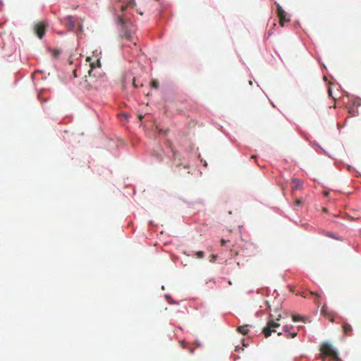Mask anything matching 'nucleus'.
<instances>
[{
    "instance_id": "nucleus-6",
    "label": "nucleus",
    "mask_w": 361,
    "mask_h": 361,
    "mask_svg": "<svg viewBox=\"0 0 361 361\" xmlns=\"http://www.w3.org/2000/svg\"><path fill=\"white\" fill-rule=\"evenodd\" d=\"M46 25L44 23L39 22L35 25L34 31L39 38H42L45 34Z\"/></svg>"
},
{
    "instance_id": "nucleus-32",
    "label": "nucleus",
    "mask_w": 361,
    "mask_h": 361,
    "mask_svg": "<svg viewBox=\"0 0 361 361\" xmlns=\"http://www.w3.org/2000/svg\"><path fill=\"white\" fill-rule=\"evenodd\" d=\"M90 57H87V61H90Z\"/></svg>"
},
{
    "instance_id": "nucleus-15",
    "label": "nucleus",
    "mask_w": 361,
    "mask_h": 361,
    "mask_svg": "<svg viewBox=\"0 0 361 361\" xmlns=\"http://www.w3.org/2000/svg\"><path fill=\"white\" fill-rule=\"evenodd\" d=\"M292 319H293V322H299V321H302V322H305V319L299 316V315H293L292 317Z\"/></svg>"
},
{
    "instance_id": "nucleus-4",
    "label": "nucleus",
    "mask_w": 361,
    "mask_h": 361,
    "mask_svg": "<svg viewBox=\"0 0 361 361\" xmlns=\"http://www.w3.org/2000/svg\"><path fill=\"white\" fill-rule=\"evenodd\" d=\"M276 4L277 6L276 13L279 18V24L283 27L284 26L285 22L290 21V18H287L286 12L282 8V7L279 4L276 3Z\"/></svg>"
},
{
    "instance_id": "nucleus-3",
    "label": "nucleus",
    "mask_w": 361,
    "mask_h": 361,
    "mask_svg": "<svg viewBox=\"0 0 361 361\" xmlns=\"http://www.w3.org/2000/svg\"><path fill=\"white\" fill-rule=\"evenodd\" d=\"M321 351V358L324 361L326 357H330L334 360H338L339 357L336 352V350L333 348L332 345L325 342L320 347Z\"/></svg>"
},
{
    "instance_id": "nucleus-22",
    "label": "nucleus",
    "mask_w": 361,
    "mask_h": 361,
    "mask_svg": "<svg viewBox=\"0 0 361 361\" xmlns=\"http://www.w3.org/2000/svg\"><path fill=\"white\" fill-rule=\"evenodd\" d=\"M226 240L225 239H221V245L222 246H224L226 245Z\"/></svg>"
},
{
    "instance_id": "nucleus-18",
    "label": "nucleus",
    "mask_w": 361,
    "mask_h": 361,
    "mask_svg": "<svg viewBox=\"0 0 361 361\" xmlns=\"http://www.w3.org/2000/svg\"><path fill=\"white\" fill-rule=\"evenodd\" d=\"M292 329H293L292 326L286 325V326H283V330L286 332H289Z\"/></svg>"
},
{
    "instance_id": "nucleus-13",
    "label": "nucleus",
    "mask_w": 361,
    "mask_h": 361,
    "mask_svg": "<svg viewBox=\"0 0 361 361\" xmlns=\"http://www.w3.org/2000/svg\"><path fill=\"white\" fill-rule=\"evenodd\" d=\"M135 4L134 2V0H129L128 3L126 6L122 5L121 6V11L122 12H123L126 9L127 7H128V6H133Z\"/></svg>"
},
{
    "instance_id": "nucleus-26",
    "label": "nucleus",
    "mask_w": 361,
    "mask_h": 361,
    "mask_svg": "<svg viewBox=\"0 0 361 361\" xmlns=\"http://www.w3.org/2000/svg\"><path fill=\"white\" fill-rule=\"evenodd\" d=\"M322 312L324 314H326L325 310H324V308H322Z\"/></svg>"
},
{
    "instance_id": "nucleus-25",
    "label": "nucleus",
    "mask_w": 361,
    "mask_h": 361,
    "mask_svg": "<svg viewBox=\"0 0 361 361\" xmlns=\"http://www.w3.org/2000/svg\"><path fill=\"white\" fill-rule=\"evenodd\" d=\"M300 295L303 298H307V296L305 294V293H301Z\"/></svg>"
},
{
    "instance_id": "nucleus-16",
    "label": "nucleus",
    "mask_w": 361,
    "mask_h": 361,
    "mask_svg": "<svg viewBox=\"0 0 361 361\" xmlns=\"http://www.w3.org/2000/svg\"><path fill=\"white\" fill-rule=\"evenodd\" d=\"M302 204H303V201H302V199H297L294 202V205L295 206H302Z\"/></svg>"
},
{
    "instance_id": "nucleus-9",
    "label": "nucleus",
    "mask_w": 361,
    "mask_h": 361,
    "mask_svg": "<svg viewBox=\"0 0 361 361\" xmlns=\"http://www.w3.org/2000/svg\"><path fill=\"white\" fill-rule=\"evenodd\" d=\"M302 186V183L298 178H293L291 182V188L293 190H300Z\"/></svg>"
},
{
    "instance_id": "nucleus-31",
    "label": "nucleus",
    "mask_w": 361,
    "mask_h": 361,
    "mask_svg": "<svg viewBox=\"0 0 361 361\" xmlns=\"http://www.w3.org/2000/svg\"><path fill=\"white\" fill-rule=\"evenodd\" d=\"M330 320H331V322H334V318H333V317H331V318L330 319Z\"/></svg>"
},
{
    "instance_id": "nucleus-21",
    "label": "nucleus",
    "mask_w": 361,
    "mask_h": 361,
    "mask_svg": "<svg viewBox=\"0 0 361 361\" xmlns=\"http://www.w3.org/2000/svg\"><path fill=\"white\" fill-rule=\"evenodd\" d=\"M216 255H211L210 262H214V261H215V259H216Z\"/></svg>"
},
{
    "instance_id": "nucleus-11",
    "label": "nucleus",
    "mask_w": 361,
    "mask_h": 361,
    "mask_svg": "<svg viewBox=\"0 0 361 361\" xmlns=\"http://www.w3.org/2000/svg\"><path fill=\"white\" fill-rule=\"evenodd\" d=\"M310 294L311 295H314V296H315V298H314V302H315L318 306H319V305H321V303H322V302H321V300H322V297H321V295H319V294H317V293L313 292V291H311V292L310 293Z\"/></svg>"
},
{
    "instance_id": "nucleus-19",
    "label": "nucleus",
    "mask_w": 361,
    "mask_h": 361,
    "mask_svg": "<svg viewBox=\"0 0 361 361\" xmlns=\"http://www.w3.org/2000/svg\"><path fill=\"white\" fill-rule=\"evenodd\" d=\"M326 236H328V237H330V238H334V239H336V240H338V238L337 237H336V236L334 235V233H326Z\"/></svg>"
},
{
    "instance_id": "nucleus-30",
    "label": "nucleus",
    "mask_w": 361,
    "mask_h": 361,
    "mask_svg": "<svg viewBox=\"0 0 361 361\" xmlns=\"http://www.w3.org/2000/svg\"><path fill=\"white\" fill-rule=\"evenodd\" d=\"M329 94L331 95V90L330 89H329Z\"/></svg>"
},
{
    "instance_id": "nucleus-28",
    "label": "nucleus",
    "mask_w": 361,
    "mask_h": 361,
    "mask_svg": "<svg viewBox=\"0 0 361 361\" xmlns=\"http://www.w3.org/2000/svg\"><path fill=\"white\" fill-rule=\"evenodd\" d=\"M143 116L142 115L139 116V119L141 121L142 119Z\"/></svg>"
},
{
    "instance_id": "nucleus-7",
    "label": "nucleus",
    "mask_w": 361,
    "mask_h": 361,
    "mask_svg": "<svg viewBox=\"0 0 361 361\" xmlns=\"http://www.w3.org/2000/svg\"><path fill=\"white\" fill-rule=\"evenodd\" d=\"M342 327H343V331L345 336H352L353 327L350 324H348L347 322H343Z\"/></svg>"
},
{
    "instance_id": "nucleus-14",
    "label": "nucleus",
    "mask_w": 361,
    "mask_h": 361,
    "mask_svg": "<svg viewBox=\"0 0 361 361\" xmlns=\"http://www.w3.org/2000/svg\"><path fill=\"white\" fill-rule=\"evenodd\" d=\"M150 85L153 88H155V89H157L159 86V81L156 79H154L151 81L150 82Z\"/></svg>"
},
{
    "instance_id": "nucleus-29",
    "label": "nucleus",
    "mask_w": 361,
    "mask_h": 361,
    "mask_svg": "<svg viewBox=\"0 0 361 361\" xmlns=\"http://www.w3.org/2000/svg\"><path fill=\"white\" fill-rule=\"evenodd\" d=\"M251 158H252V159H256V158H257V157H256V155H252V156L251 157Z\"/></svg>"
},
{
    "instance_id": "nucleus-12",
    "label": "nucleus",
    "mask_w": 361,
    "mask_h": 361,
    "mask_svg": "<svg viewBox=\"0 0 361 361\" xmlns=\"http://www.w3.org/2000/svg\"><path fill=\"white\" fill-rule=\"evenodd\" d=\"M238 331L243 335H246L249 331L247 326H240L238 328Z\"/></svg>"
},
{
    "instance_id": "nucleus-24",
    "label": "nucleus",
    "mask_w": 361,
    "mask_h": 361,
    "mask_svg": "<svg viewBox=\"0 0 361 361\" xmlns=\"http://www.w3.org/2000/svg\"><path fill=\"white\" fill-rule=\"evenodd\" d=\"M133 86H134L135 87H138V85H137V83H136V81H135V79L133 80Z\"/></svg>"
},
{
    "instance_id": "nucleus-23",
    "label": "nucleus",
    "mask_w": 361,
    "mask_h": 361,
    "mask_svg": "<svg viewBox=\"0 0 361 361\" xmlns=\"http://www.w3.org/2000/svg\"><path fill=\"white\" fill-rule=\"evenodd\" d=\"M59 54V51H54V56L55 58H56V57H57V56H58Z\"/></svg>"
},
{
    "instance_id": "nucleus-17",
    "label": "nucleus",
    "mask_w": 361,
    "mask_h": 361,
    "mask_svg": "<svg viewBox=\"0 0 361 361\" xmlns=\"http://www.w3.org/2000/svg\"><path fill=\"white\" fill-rule=\"evenodd\" d=\"M195 255L197 256V258L202 259L204 257V253L203 251H198L195 253Z\"/></svg>"
},
{
    "instance_id": "nucleus-10",
    "label": "nucleus",
    "mask_w": 361,
    "mask_h": 361,
    "mask_svg": "<svg viewBox=\"0 0 361 361\" xmlns=\"http://www.w3.org/2000/svg\"><path fill=\"white\" fill-rule=\"evenodd\" d=\"M243 249L247 251L254 250H256L257 252H258L257 246L252 242H247V241L245 242V243L243 245Z\"/></svg>"
},
{
    "instance_id": "nucleus-1",
    "label": "nucleus",
    "mask_w": 361,
    "mask_h": 361,
    "mask_svg": "<svg viewBox=\"0 0 361 361\" xmlns=\"http://www.w3.org/2000/svg\"><path fill=\"white\" fill-rule=\"evenodd\" d=\"M118 23L121 26L123 34V37L130 41L132 33L134 32L133 25L126 15L122 14L118 18Z\"/></svg>"
},
{
    "instance_id": "nucleus-8",
    "label": "nucleus",
    "mask_w": 361,
    "mask_h": 361,
    "mask_svg": "<svg viewBox=\"0 0 361 361\" xmlns=\"http://www.w3.org/2000/svg\"><path fill=\"white\" fill-rule=\"evenodd\" d=\"M66 25L70 30H73L75 26V22L73 17L68 16L66 18Z\"/></svg>"
},
{
    "instance_id": "nucleus-5",
    "label": "nucleus",
    "mask_w": 361,
    "mask_h": 361,
    "mask_svg": "<svg viewBox=\"0 0 361 361\" xmlns=\"http://www.w3.org/2000/svg\"><path fill=\"white\" fill-rule=\"evenodd\" d=\"M97 66L100 67V61H99V59L97 60L96 63H90L91 70L89 71V80H87V79L85 80V81L87 82H88V84L92 87H95V88L97 87V85L95 83L96 82H97V80H92L91 76H92V71H93V68H94Z\"/></svg>"
},
{
    "instance_id": "nucleus-27",
    "label": "nucleus",
    "mask_w": 361,
    "mask_h": 361,
    "mask_svg": "<svg viewBox=\"0 0 361 361\" xmlns=\"http://www.w3.org/2000/svg\"><path fill=\"white\" fill-rule=\"evenodd\" d=\"M78 29H79V31L80 32V31H81V30H82V26H81L80 25H79Z\"/></svg>"
},
{
    "instance_id": "nucleus-2",
    "label": "nucleus",
    "mask_w": 361,
    "mask_h": 361,
    "mask_svg": "<svg viewBox=\"0 0 361 361\" xmlns=\"http://www.w3.org/2000/svg\"><path fill=\"white\" fill-rule=\"evenodd\" d=\"M281 315L279 314L276 318V320L273 319V314H270V318L267 324V326L263 329V334L266 338L271 336V333L276 332V328L280 326V324L278 322L281 319Z\"/></svg>"
},
{
    "instance_id": "nucleus-20",
    "label": "nucleus",
    "mask_w": 361,
    "mask_h": 361,
    "mask_svg": "<svg viewBox=\"0 0 361 361\" xmlns=\"http://www.w3.org/2000/svg\"><path fill=\"white\" fill-rule=\"evenodd\" d=\"M296 336H297V333H290V334L287 335V338H295Z\"/></svg>"
}]
</instances>
